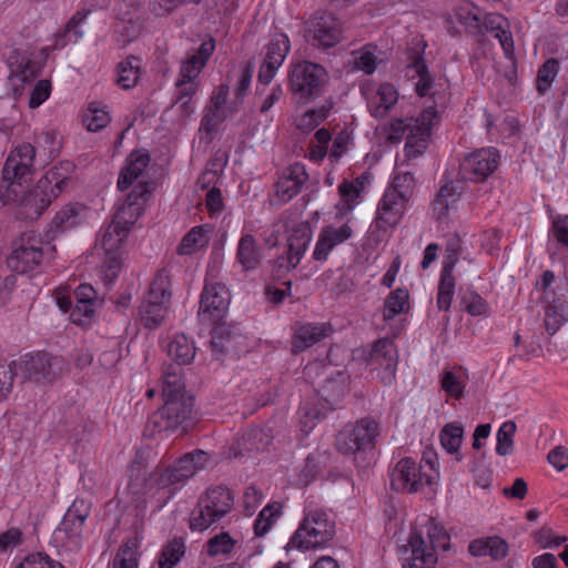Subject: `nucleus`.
I'll return each mask as SVG.
<instances>
[{
    "mask_svg": "<svg viewBox=\"0 0 568 568\" xmlns=\"http://www.w3.org/2000/svg\"><path fill=\"white\" fill-rule=\"evenodd\" d=\"M146 186L138 184L124 201L118 205L113 221L105 227L101 236L104 250L102 266L103 280L112 283L119 275L122 266V246L128 237L131 226L141 216L145 204Z\"/></svg>",
    "mask_w": 568,
    "mask_h": 568,
    "instance_id": "f257e3e1",
    "label": "nucleus"
},
{
    "mask_svg": "<svg viewBox=\"0 0 568 568\" xmlns=\"http://www.w3.org/2000/svg\"><path fill=\"white\" fill-rule=\"evenodd\" d=\"M209 454L196 449L186 453L169 466H156L145 478L143 495L145 500L161 509L197 471L206 468Z\"/></svg>",
    "mask_w": 568,
    "mask_h": 568,
    "instance_id": "f03ea898",
    "label": "nucleus"
},
{
    "mask_svg": "<svg viewBox=\"0 0 568 568\" xmlns=\"http://www.w3.org/2000/svg\"><path fill=\"white\" fill-rule=\"evenodd\" d=\"M73 169L74 166L70 162L53 166L27 192H23V186L19 189V200L9 203H17L20 213L26 219H38L60 195Z\"/></svg>",
    "mask_w": 568,
    "mask_h": 568,
    "instance_id": "7ed1b4c3",
    "label": "nucleus"
},
{
    "mask_svg": "<svg viewBox=\"0 0 568 568\" xmlns=\"http://www.w3.org/2000/svg\"><path fill=\"white\" fill-rule=\"evenodd\" d=\"M426 538L422 531H412L409 539L399 550L402 568H435L439 550L449 548L450 537L443 526L428 519Z\"/></svg>",
    "mask_w": 568,
    "mask_h": 568,
    "instance_id": "20e7f679",
    "label": "nucleus"
},
{
    "mask_svg": "<svg viewBox=\"0 0 568 568\" xmlns=\"http://www.w3.org/2000/svg\"><path fill=\"white\" fill-rule=\"evenodd\" d=\"M439 479L437 455L425 453L419 462L412 457L399 459L390 471V486L400 493H416Z\"/></svg>",
    "mask_w": 568,
    "mask_h": 568,
    "instance_id": "39448f33",
    "label": "nucleus"
},
{
    "mask_svg": "<svg viewBox=\"0 0 568 568\" xmlns=\"http://www.w3.org/2000/svg\"><path fill=\"white\" fill-rule=\"evenodd\" d=\"M335 521L323 508L311 505L304 508V517L288 545L301 550H318L328 547L335 536Z\"/></svg>",
    "mask_w": 568,
    "mask_h": 568,
    "instance_id": "423d86ee",
    "label": "nucleus"
},
{
    "mask_svg": "<svg viewBox=\"0 0 568 568\" xmlns=\"http://www.w3.org/2000/svg\"><path fill=\"white\" fill-rule=\"evenodd\" d=\"M36 149L30 143H21L8 155L1 171V199L4 204L19 200L22 184L33 173Z\"/></svg>",
    "mask_w": 568,
    "mask_h": 568,
    "instance_id": "0eeeda50",
    "label": "nucleus"
},
{
    "mask_svg": "<svg viewBox=\"0 0 568 568\" xmlns=\"http://www.w3.org/2000/svg\"><path fill=\"white\" fill-rule=\"evenodd\" d=\"M232 505L233 497L227 488L222 486L209 488L192 513L191 529L199 531L207 529L220 521L231 510Z\"/></svg>",
    "mask_w": 568,
    "mask_h": 568,
    "instance_id": "6e6552de",
    "label": "nucleus"
},
{
    "mask_svg": "<svg viewBox=\"0 0 568 568\" xmlns=\"http://www.w3.org/2000/svg\"><path fill=\"white\" fill-rule=\"evenodd\" d=\"M43 241L34 232H26L13 242L8 266L20 274L33 271L43 258Z\"/></svg>",
    "mask_w": 568,
    "mask_h": 568,
    "instance_id": "1a4fd4ad",
    "label": "nucleus"
},
{
    "mask_svg": "<svg viewBox=\"0 0 568 568\" xmlns=\"http://www.w3.org/2000/svg\"><path fill=\"white\" fill-rule=\"evenodd\" d=\"M288 77L291 91L301 99H311L320 95L326 72L320 64L302 61L292 65Z\"/></svg>",
    "mask_w": 568,
    "mask_h": 568,
    "instance_id": "9d476101",
    "label": "nucleus"
},
{
    "mask_svg": "<svg viewBox=\"0 0 568 568\" xmlns=\"http://www.w3.org/2000/svg\"><path fill=\"white\" fill-rule=\"evenodd\" d=\"M378 434V423L371 418H363L352 428L341 430L335 445L342 454H355L372 448Z\"/></svg>",
    "mask_w": 568,
    "mask_h": 568,
    "instance_id": "9b49d317",
    "label": "nucleus"
},
{
    "mask_svg": "<svg viewBox=\"0 0 568 568\" xmlns=\"http://www.w3.org/2000/svg\"><path fill=\"white\" fill-rule=\"evenodd\" d=\"M192 397L168 398L149 419L153 426V432L174 430L186 423L192 414Z\"/></svg>",
    "mask_w": 568,
    "mask_h": 568,
    "instance_id": "f8f14e48",
    "label": "nucleus"
},
{
    "mask_svg": "<svg viewBox=\"0 0 568 568\" xmlns=\"http://www.w3.org/2000/svg\"><path fill=\"white\" fill-rule=\"evenodd\" d=\"M366 363L373 372H376L377 378L385 385H390L395 381L398 355L393 341L381 338L374 343L366 357Z\"/></svg>",
    "mask_w": 568,
    "mask_h": 568,
    "instance_id": "ddd939ff",
    "label": "nucleus"
},
{
    "mask_svg": "<svg viewBox=\"0 0 568 568\" xmlns=\"http://www.w3.org/2000/svg\"><path fill=\"white\" fill-rule=\"evenodd\" d=\"M500 154L495 148H481L465 156L459 174L463 180L483 182L498 168Z\"/></svg>",
    "mask_w": 568,
    "mask_h": 568,
    "instance_id": "4468645a",
    "label": "nucleus"
},
{
    "mask_svg": "<svg viewBox=\"0 0 568 568\" xmlns=\"http://www.w3.org/2000/svg\"><path fill=\"white\" fill-rule=\"evenodd\" d=\"M354 234L355 231L349 220L342 224L331 223L324 225L317 234L312 260L324 264L334 248L349 241Z\"/></svg>",
    "mask_w": 568,
    "mask_h": 568,
    "instance_id": "2eb2a0df",
    "label": "nucleus"
},
{
    "mask_svg": "<svg viewBox=\"0 0 568 568\" xmlns=\"http://www.w3.org/2000/svg\"><path fill=\"white\" fill-rule=\"evenodd\" d=\"M230 292L222 283H206L201 295L197 316L202 323L215 324L220 322L230 304Z\"/></svg>",
    "mask_w": 568,
    "mask_h": 568,
    "instance_id": "dca6fc26",
    "label": "nucleus"
},
{
    "mask_svg": "<svg viewBox=\"0 0 568 568\" xmlns=\"http://www.w3.org/2000/svg\"><path fill=\"white\" fill-rule=\"evenodd\" d=\"M90 513V504L83 499H75L68 508L59 527L54 530V539L63 545H78Z\"/></svg>",
    "mask_w": 568,
    "mask_h": 568,
    "instance_id": "f3484780",
    "label": "nucleus"
},
{
    "mask_svg": "<svg viewBox=\"0 0 568 568\" xmlns=\"http://www.w3.org/2000/svg\"><path fill=\"white\" fill-rule=\"evenodd\" d=\"M306 38L318 48H332L342 40V27L332 14H321L306 23Z\"/></svg>",
    "mask_w": 568,
    "mask_h": 568,
    "instance_id": "a211bd4d",
    "label": "nucleus"
},
{
    "mask_svg": "<svg viewBox=\"0 0 568 568\" xmlns=\"http://www.w3.org/2000/svg\"><path fill=\"white\" fill-rule=\"evenodd\" d=\"M62 366V358L44 352L28 354L22 361L26 377L37 383L54 381L61 374Z\"/></svg>",
    "mask_w": 568,
    "mask_h": 568,
    "instance_id": "6ab92c4d",
    "label": "nucleus"
},
{
    "mask_svg": "<svg viewBox=\"0 0 568 568\" xmlns=\"http://www.w3.org/2000/svg\"><path fill=\"white\" fill-rule=\"evenodd\" d=\"M408 203L400 196L385 190L378 201L373 225L383 233L394 230L402 221Z\"/></svg>",
    "mask_w": 568,
    "mask_h": 568,
    "instance_id": "aec40b11",
    "label": "nucleus"
},
{
    "mask_svg": "<svg viewBox=\"0 0 568 568\" xmlns=\"http://www.w3.org/2000/svg\"><path fill=\"white\" fill-rule=\"evenodd\" d=\"M290 39L284 33H276L272 37L266 47L264 60L260 67L257 80L260 83L268 84L275 77L290 52Z\"/></svg>",
    "mask_w": 568,
    "mask_h": 568,
    "instance_id": "412c9836",
    "label": "nucleus"
},
{
    "mask_svg": "<svg viewBox=\"0 0 568 568\" xmlns=\"http://www.w3.org/2000/svg\"><path fill=\"white\" fill-rule=\"evenodd\" d=\"M150 163V156L146 153L133 152L125 161V165L122 168L119 179L118 189L121 192H125L129 189L131 193L138 184H144L146 186L145 201L150 193L149 182L146 181L144 173Z\"/></svg>",
    "mask_w": 568,
    "mask_h": 568,
    "instance_id": "4be33fe9",
    "label": "nucleus"
},
{
    "mask_svg": "<svg viewBox=\"0 0 568 568\" xmlns=\"http://www.w3.org/2000/svg\"><path fill=\"white\" fill-rule=\"evenodd\" d=\"M407 75L412 79H416L415 91L419 97H430L435 102L438 99H444L439 89L443 84L435 82L419 52L410 55V62L407 65Z\"/></svg>",
    "mask_w": 568,
    "mask_h": 568,
    "instance_id": "5701e85b",
    "label": "nucleus"
},
{
    "mask_svg": "<svg viewBox=\"0 0 568 568\" xmlns=\"http://www.w3.org/2000/svg\"><path fill=\"white\" fill-rule=\"evenodd\" d=\"M313 239V231L307 222L296 224L287 239L286 263H281L287 270L295 268L304 257Z\"/></svg>",
    "mask_w": 568,
    "mask_h": 568,
    "instance_id": "b1692460",
    "label": "nucleus"
},
{
    "mask_svg": "<svg viewBox=\"0 0 568 568\" xmlns=\"http://www.w3.org/2000/svg\"><path fill=\"white\" fill-rule=\"evenodd\" d=\"M307 180L308 174L303 164L294 163L290 165L282 172L275 184L277 199L283 203L291 201L301 192Z\"/></svg>",
    "mask_w": 568,
    "mask_h": 568,
    "instance_id": "393cba45",
    "label": "nucleus"
},
{
    "mask_svg": "<svg viewBox=\"0 0 568 568\" xmlns=\"http://www.w3.org/2000/svg\"><path fill=\"white\" fill-rule=\"evenodd\" d=\"M333 329L327 323L296 324L292 337V352L301 353L328 337Z\"/></svg>",
    "mask_w": 568,
    "mask_h": 568,
    "instance_id": "a878e982",
    "label": "nucleus"
},
{
    "mask_svg": "<svg viewBox=\"0 0 568 568\" xmlns=\"http://www.w3.org/2000/svg\"><path fill=\"white\" fill-rule=\"evenodd\" d=\"M367 108L375 119H385L399 99L397 89L390 83H382L367 95Z\"/></svg>",
    "mask_w": 568,
    "mask_h": 568,
    "instance_id": "bb28decb",
    "label": "nucleus"
},
{
    "mask_svg": "<svg viewBox=\"0 0 568 568\" xmlns=\"http://www.w3.org/2000/svg\"><path fill=\"white\" fill-rule=\"evenodd\" d=\"M561 291L558 297L546 295L545 327L550 335L568 320V287H562Z\"/></svg>",
    "mask_w": 568,
    "mask_h": 568,
    "instance_id": "cd10ccee",
    "label": "nucleus"
},
{
    "mask_svg": "<svg viewBox=\"0 0 568 568\" xmlns=\"http://www.w3.org/2000/svg\"><path fill=\"white\" fill-rule=\"evenodd\" d=\"M214 49L215 42L213 39L204 41L196 52L189 55L187 59L182 62L178 78L189 81H200V73L214 52Z\"/></svg>",
    "mask_w": 568,
    "mask_h": 568,
    "instance_id": "c85d7f7f",
    "label": "nucleus"
},
{
    "mask_svg": "<svg viewBox=\"0 0 568 568\" xmlns=\"http://www.w3.org/2000/svg\"><path fill=\"white\" fill-rule=\"evenodd\" d=\"M457 258L455 254L445 261L440 271L436 303L440 311H449L456 290V280L453 275Z\"/></svg>",
    "mask_w": 568,
    "mask_h": 568,
    "instance_id": "c756f323",
    "label": "nucleus"
},
{
    "mask_svg": "<svg viewBox=\"0 0 568 568\" xmlns=\"http://www.w3.org/2000/svg\"><path fill=\"white\" fill-rule=\"evenodd\" d=\"M332 405H325L322 399L316 396L304 400L297 412L301 430L304 435H308L320 420L325 418Z\"/></svg>",
    "mask_w": 568,
    "mask_h": 568,
    "instance_id": "7c9ffc66",
    "label": "nucleus"
},
{
    "mask_svg": "<svg viewBox=\"0 0 568 568\" xmlns=\"http://www.w3.org/2000/svg\"><path fill=\"white\" fill-rule=\"evenodd\" d=\"M235 260L245 272L253 271L261 264L262 251L252 234L242 233L237 243Z\"/></svg>",
    "mask_w": 568,
    "mask_h": 568,
    "instance_id": "2f4dec72",
    "label": "nucleus"
},
{
    "mask_svg": "<svg viewBox=\"0 0 568 568\" xmlns=\"http://www.w3.org/2000/svg\"><path fill=\"white\" fill-rule=\"evenodd\" d=\"M214 232L212 224L193 226L181 240L178 246L180 255H191L209 246L211 235Z\"/></svg>",
    "mask_w": 568,
    "mask_h": 568,
    "instance_id": "473e14b6",
    "label": "nucleus"
},
{
    "mask_svg": "<svg viewBox=\"0 0 568 568\" xmlns=\"http://www.w3.org/2000/svg\"><path fill=\"white\" fill-rule=\"evenodd\" d=\"M462 193L460 182H450L440 187L433 202V210L438 219L446 216L449 211L456 210Z\"/></svg>",
    "mask_w": 568,
    "mask_h": 568,
    "instance_id": "72a5a7b5",
    "label": "nucleus"
},
{
    "mask_svg": "<svg viewBox=\"0 0 568 568\" xmlns=\"http://www.w3.org/2000/svg\"><path fill=\"white\" fill-rule=\"evenodd\" d=\"M142 61L131 55L121 61L116 67V84L124 90L134 88L141 77Z\"/></svg>",
    "mask_w": 568,
    "mask_h": 568,
    "instance_id": "f704fd0d",
    "label": "nucleus"
},
{
    "mask_svg": "<svg viewBox=\"0 0 568 568\" xmlns=\"http://www.w3.org/2000/svg\"><path fill=\"white\" fill-rule=\"evenodd\" d=\"M168 355L179 365H187L195 357V346L184 334L174 335L168 345Z\"/></svg>",
    "mask_w": 568,
    "mask_h": 568,
    "instance_id": "c9c22d12",
    "label": "nucleus"
},
{
    "mask_svg": "<svg viewBox=\"0 0 568 568\" xmlns=\"http://www.w3.org/2000/svg\"><path fill=\"white\" fill-rule=\"evenodd\" d=\"M85 213L87 207L82 204H67L55 213L53 224L61 232L71 230L83 222Z\"/></svg>",
    "mask_w": 568,
    "mask_h": 568,
    "instance_id": "e433bc0d",
    "label": "nucleus"
},
{
    "mask_svg": "<svg viewBox=\"0 0 568 568\" xmlns=\"http://www.w3.org/2000/svg\"><path fill=\"white\" fill-rule=\"evenodd\" d=\"M168 308L169 303L144 298L139 315L145 327L156 328L163 323Z\"/></svg>",
    "mask_w": 568,
    "mask_h": 568,
    "instance_id": "4c0bfd02",
    "label": "nucleus"
},
{
    "mask_svg": "<svg viewBox=\"0 0 568 568\" xmlns=\"http://www.w3.org/2000/svg\"><path fill=\"white\" fill-rule=\"evenodd\" d=\"M467 374L462 369H447L440 375V387L447 396L459 399L467 385Z\"/></svg>",
    "mask_w": 568,
    "mask_h": 568,
    "instance_id": "58836bf2",
    "label": "nucleus"
},
{
    "mask_svg": "<svg viewBox=\"0 0 568 568\" xmlns=\"http://www.w3.org/2000/svg\"><path fill=\"white\" fill-rule=\"evenodd\" d=\"M460 303L464 310L471 316H487L490 306L473 287H460Z\"/></svg>",
    "mask_w": 568,
    "mask_h": 568,
    "instance_id": "ea45409f",
    "label": "nucleus"
},
{
    "mask_svg": "<svg viewBox=\"0 0 568 568\" xmlns=\"http://www.w3.org/2000/svg\"><path fill=\"white\" fill-rule=\"evenodd\" d=\"M464 428L458 423H449L443 427L439 433V439L443 448L449 454H457L456 460L460 462L462 456L458 454L463 443Z\"/></svg>",
    "mask_w": 568,
    "mask_h": 568,
    "instance_id": "a19ab883",
    "label": "nucleus"
},
{
    "mask_svg": "<svg viewBox=\"0 0 568 568\" xmlns=\"http://www.w3.org/2000/svg\"><path fill=\"white\" fill-rule=\"evenodd\" d=\"M234 112H236V106L233 104H230L229 111H221L206 105L200 124V133H205L211 139L212 134L219 129L221 123H223L226 118Z\"/></svg>",
    "mask_w": 568,
    "mask_h": 568,
    "instance_id": "79ce46f5",
    "label": "nucleus"
},
{
    "mask_svg": "<svg viewBox=\"0 0 568 568\" xmlns=\"http://www.w3.org/2000/svg\"><path fill=\"white\" fill-rule=\"evenodd\" d=\"M144 298L170 304L171 280L169 273L165 270H160L154 275Z\"/></svg>",
    "mask_w": 568,
    "mask_h": 568,
    "instance_id": "37998d69",
    "label": "nucleus"
},
{
    "mask_svg": "<svg viewBox=\"0 0 568 568\" xmlns=\"http://www.w3.org/2000/svg\"><path fill=\"white\" fill-rule=\"evenodd\" d=\"M409 294L404 288H397L389 293L385 300L383 317L385 321L393 320L396 315L408 310Z\"/></svg>",
    "mask_w": 568,
    "mask_h": 568,
    "instance_id": "c03bdc74",
    "label": "nucleus"
},
{
    "mask_svg": "<svg viewBox=\"0 0 568 568\" xmlns=\"http://www.w3.org/2000/svg\"><path fill=\"white\" fill-rule=\"evenodd\" d=\"M110 114L105 106L100 103H91L83 114V124L91 132H97L110 123Z\"/></svg>",
    "mask_w": 568,
    "mask_h": 568,
    "instance_id": "a18cd8bd",
    "label": "nucleus"
},
{
    "mask_svg": "<svg viewBox=\"0 0 568 568\" xmlns=\"http://www.w3.org/2000/svg\"><path fill=\"white\" fill-rule=\"evenodd\" d=\"M162 395L164 399L189 397L184 392V383L180 369L178 371L172 367L164 373Z\"/></svg>",
    "mask_w": 568,
    "mask_h": 568,
    "instance_id": "49530a36",
    "label": "nucleus"
},
{
    "mask_svg": "<svg viewBox=\"0 0 568 568\" xmlns=\"http://www.w3.org/2000/svg\"><path fill=\"white\" fill-rule=\"evenodd\" d=\"M280 504H268L258 514L254 521V532L257 537H263L267 534L274 523L281 516Z\"/></svg>",
    "mask_w": 568,
    "mask_h": 568,
    "instance_id": "de8ad7c7",
    "label": "nucleus"
},
{
    "mask_svg": "<svg viewBox=\"0 0 568 568\" xmlns=\"http://www.w3.org/2000/svg\"><path fill=\"white\" fill-rule=\"evenodd\" d=\"M184 554L185 546L183 540L174 538L163 547L159 558V568H173Z\"/></svg>",
    "mask_w": 568,
    "mask_h": 568,
    "instance_id": "09e8293b",
    "label": "nucleus"
},
{
    "mask_svg": "<svg viewBox=\"0 0 568 568\" xmlns=\"http://www.w3.org/2000/svg\"><path fill=\"white\" fill-rule=\"evenodd\" d=\"M516 423L507 420L501 424L497 430L496 439V453L499 456L510 455L514 450V436L516 434Z\"/></svg>",
    "mask_w": 568,
    "mask_h": 568,
    "instance_id": "8fccbe9b",
    "label": "nucleus"
},
{
    "mask_svg": "<svg viewBox=\"0 0 568 568\" xmlns=\"http://www.w3.org/2000/svg\"><path fill=\"white\" fill-rule=\"evenodd\" d=\"M41 69V63L28 57H21L17 67L11 70V75L13 80L24 84L34 80L39 75Z\"/></svg>",
    "mask_w": 568,
    "mask_h": 568,
    "instance_id": "3c124183",
    "label": "nucleus"
},
{
    "mask_svg": "<svg viewBox=\"0 0 568 568\" xmlns=\"http://www.w3.org/2000/svg\"><path fill=\"white\" fill-rule=\"evenodd\" d=\"M363 189V178H357L353 181H344L337 187L339 200L355 209L362 201L361 194Z\"/></svg>",
    "mask_w": 568,
    "mask_h": 568,
    "instance_id": "603ef678",
    "label": "nucleus"
},
{
    "mask_svg": "<svg viewBox=\"0 0 568 568\" xmlns=\"http://www.w3.org/2000/svg\"><path fill=\"white\" fill-rule=\"evenodd\" d=\"M559 72V62L557 59H548L539 68L537 73L536 88L537 91L544 94L555 81Z\"/></svg>",
    "mask_w": 568,
    "mask_h": 568,
    "instance_id": "864d4df0",
    "label": "nucleus"
},
{
    "mask_svg": "<svg viewBox=\"0 0 568 568\" xmlns=\"http://www.w3.org/2000/svg\"><path fill=\"white\" fill-rule=\"evenodd\" d=\"M415 189L414 175L409 172L398 173L393 178L390 185L386 189L389 192L400 196L402 200L409 202Z\"/></svg>",
    "mask_w": 568,
    "mask_h": 568,
    "instance_id": "5fc2aeb1",
    "label": "nucleus"
},
{
    "mask_svg": "<svg viewBox=\"0 0 568 568\" xmlns=\"http://www.w3.org/2000/svg\"><path fill=\"white\" fill-rule=\"evenodd\" d=\"M346 393L344 382L338 378H332L320 389L317 398L322 399L325 405H332V409L337 404L341 397Z\"/></svg>",
    "mask_w": 568,
    "mask_h": 568,
    "instance_id": "6e6d98bb",
    "label": "nucleus"
},
{
    "mask_svg": "<svg viewBox=\"0 0 568 568\" xmlns=\"http://www.w3.org/2000/svg\"><path fill=\"white\" fill-rule=\"evenodd\" d=\"M429 135L427 132L420 133L410 129L405 143V155L410 159L420 156L428 146Z\"/></svg>",
    "mask_w": 568,
    "mask_h": 568,
    "instance_id": "4d7b16f0",
    "label": "nucleus"
},
{
    "mask_svg": "<svg viewBox=\"0 0 568 568\" xmlns=\"http://www.w3.org/2000/svg\"><path fill=\"white\" fill-rule=\"evenodd\" d=\"M328 109L325 106L311 109L298 116L296 126L303 132H310L318 126L328 115Z\"/></svg>",
    "mask_w": 568,
    "mask_h": 568,
    "instance_id": "13d9d810",
    "label": "nucleus"
},
{
    "mask_svg": "<svg viewBox=\"0 0 568 568\" xmlns=\"http://www.w3.org/2000/svg\"><path fill=\"white\" fill-rule=\"evenodd\" d=\"M136 547V540L130 539L125 541L114 558L113 568H138Z\"/></svg>",
    "mask_w": 568,
    "mask_h": 568,
    "instance_id": "bf43d9fd",
    "label": "nucleus"
},
{
    "mask_svg": "<svg viewBox=\"0 0 568 568\" xmlns=\"http://www.w3.org/2000/svg\"><path fill=\"white\" fill-rule=\"evenodd\" d=\"M235 546V540L229 532H220L206 542V551L210 556L230 554Z\"/></svg>",
    "mask_w": 568,
    "mask_h": 568,
    "instance_id": "052dcab7",
    "label": "nucleus"
},
{
    "mask_svg": "<svg viewBox=\"0 0 568 568\" xmlns=\"http://www.w3.org/2000/svg\"><path fill=\"white\" fill-rule=\"evenodd\" d=\"M16 568H63V566L44 552H33L26 556Z\"/></svg>",
    "mask_w": 568,
    "mask_h": 568,
    "instance_id": "680f3d73",
    "label": "nucleus"
},
{
    "mask_svg": "<svg viewBox=\"0 0 568 568\" xmlns=\"http://www.w3.org/2000/svg\"><path fill=\"white\" fill-rule=\"evenodd\" d=\"M16 374V362H0V402L11 393Z\"/></svg>",
    "mask_w": 568,
    "mask_h": 568,
    "instance_id": "e2e57ef3",
    "label": "nucleus"
},
{
    "mask_svg": "<svg viewBox=\"0 0 568 568\" xmlns=\"http://www.w3.org/2000/svg\"><path fill=\"white\" fill-rule=\"evenodd\" d=\"M491 32L494 33V37L499 41L505 57L514 63L515 45L513 34L509 30V23L506 26L501 24L500 27L493 29Z\"/></svg>",
    "mask_w": 568,
    "mask_h": 568,
    "instance_id": "0e129e2a",
    "label": "nucleus"
},
{
    "mask_svg": "<svg viewBox=\"0 0 568 568\" xmlns=\"http://www.w3.org/2000/svg\"><path fill=\"white\" fill-rule=\"evenodd\" d=\"M437 119V111L434 106L425 109L415 120H410L413 128L420 133L427 132L430 136V131Z\"/></svg>",
    "mask_w": 568,
    "mask_h": 568,
    "instance_id": "69168bd1",
    "label": "nucleus"
},
{
    "mask_svg": "<svg viewBox=\"0 0 568 568\" xmlns=\"http://www.w3.org/2000/svg\"><path fill=\"white\" fill-rule=\"evenodd\" d=\"M252 74V68L250 65H245L242 70L241 78L236 84V88L234 89V99L230 102V104L235 105L236 109L240 104H242L243 99L251 85Z\"/></svg>",
    "mask_w": 568,
    "mask_h": 568,
    "instance_id": "338daca9",
    "label": "nucleus"
},
{
    "mask_svg": "<svg viewBox=\"0 0 568 568\" xmlns=\"http://www.w3.org/2000/svg\"><path fill=\"white\" fill-rule=\"evenodd\" d=\"M205 207L211 217L219 216L223 212L225 205L220 189L213 186L207 191L205 196Z\"/></svg>",
    "mask_w": 568,
    "mask_h": 568,
    "instance_id": "774afa93",
    "label": "nucleus"
}]
</instances>
